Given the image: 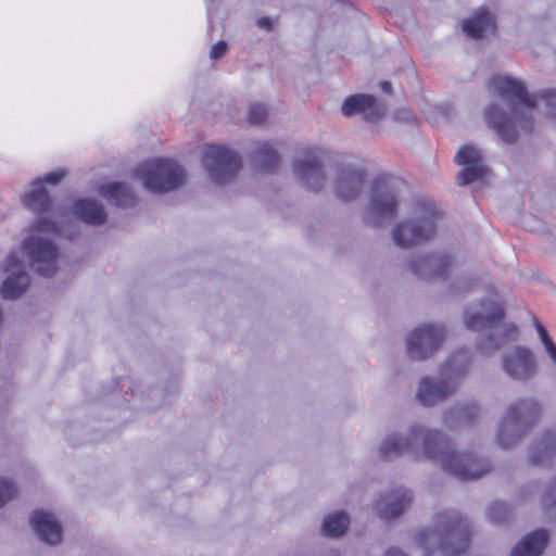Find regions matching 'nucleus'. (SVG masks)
Returning <instances> with one entry per match:
<instances>
[{
  "mask_svg": "<svg viewBox=\"0 0 556 556\" xmlns=\"http://www.w3.org/2000/svg\"><path fill=\"white\" fill-rule=\"evenodd\" d=\"M256 25L260 27V28H264V29H267L269 30L270 27H271V22L268 17H261L256 21Z\"/></svg>",
  "mask_w": 556,
  "mask_h": 556,
  "instance_id": "37",
  "label": "nucleus"
},
{
  "mask_svg": "<svg viewBox=\"0 0 556 556\" xmlns=\"http://www.w3.org/2000/svg\"><path fill=\"white\" fill-rule=\"evenodd\" d=\"M17 494L15 483L8 478H0V507L13 500Z\"/></svg>",
  "mask_w": 556,
  "mask_h": 556,
  "instance_id": "32",
  "label": "nucleus"
},
{
  "mask_svg": "<svg viewBox=\"0 0 556 556\" xmlns=\"http://www.w3.org/2000/svg\"><path fill=\"white\" fill-rule=\"evenodd\" d=\"M445 337L440 324H424L414 328L406 337V351L410 359L424 361L431 357Z\"/></svg>",
  "mask_w": 556,
  "mask_h": 556,
  "instance_id": "13",
  "label": "nucleus"
},
{
  "mask_svg": "<svg viewBox=\"0 0 556 556\" xmlns=\"http://www.w3.org/2000/svg\"><path fill=\"white\" fill-rule=\"evenodd\" d=\"M541 99L548 108L549 114L556 117V90L551 89L542 91Z\"/></svg>",
  "mask_w": 556,
  "mask_h": 556,
  "instance_id": "34",
  "label": "nucleus"
},
{
  "mask_svg": "<svg viewBox=\"0 0 556 556\" xmlns=\"http://www.w3.org/2000/svg\"><path fill=\"white\" fill-rule=\"evenodd\" d=\"M3 270L8 274V277L2 283L1 294L4 299H17L29 285V276L25 269V264L17 252H11L7 256Z\"/></svg>",
  "mask_w": 556,
  "mask_h": 556,
  "instance_id": "15",
  "label": "nucleus"
},
{
  "mask_svg": "<svg viewBox=\"0 0 556 556\" xmlns=\"http://www.w3.org/2000/svg\"><path fill=\"white\" fill-rule=\"evenodd\" d=\"M380 88L383 92L389 93L391 91V83L389 81H381Z\"/></svg>",
  "mask_w": 556,
  "mask_h": 556,
  "instance_id": "39",
  "label": "nucleus"
},
{
  "mask_svg": "<svg viewBox=\"0 0 556 556\" xmlns=\"http://www.w3.org/2000/svg\"><path fill=\"white\" fill-rule=\"evenodd\" d=\"M455 161L463 166L458 178L460 185H469L478 181L486 174L481 151L473 144H466L458 149Z\"/></svg>",
  "mask_w": 556,
  "mask_h": 556,
  "instance_id": "18",
  "label": "nucleus"
},
{
  "mask_svg": "<svg viewBox=\"0 0 556 556\" xmlns=\"http://www.w3.org/2000/svg\"><path fill=\"white\" fill-rule=\"evenodd\" d=\"M478 406L477 405H472V406H469V407H465V408H460L458 409V413L462 415V416H465L466 420H469L471 418H473V416L478 413Z\"/></svg>",
  "mask_w": 556,
  "mask_h": 556,
  "instance_id": "36",
  "label": "nucleus"
},
{
  "mask_svg": "<svg viewBox=\"0 0 556 556\" xmlns=\"http://www.w3.org/2000/svg\"><path fill=\"white\" fill-rule=\"evenodd\" d=\"M292 170L305 188L317 191L325 184V173L314 149L302 150L293 160Z\"/></svg>",
  "mask_w": 556,
  "mask_h": 556,
  "instance_id": "14",
  "label": "nucleus"
},
{
  "mask_svg": "<svg viewBox=\"0 0 556 556\" xmlns=\"http://www.w3.org/2000/svg\"><path fill=\"white\" fill-rule=\"evenodd\" d=\"M504 307L497 300L495 292L491 298L480 302V309H467L464 313L465 326L475 331L486 330L488 337L479 346L482 353H493L507 342L517 337V328L514 324L503 323Z\"/></svg>",
  "mask_w": 556,
  "mask_h": 556,
  "instance_id": "5",
  "label": "nucleus"
},
{
  "mask_svg": "<svg viewBox=\"0 0 556 556\" xmlns=\"http://www.w3.org/2000/svg\"><path fill=\"white\" fill-rule=\"evenodd\" d=\"M555 452L556 431L549 430L534 444L529 457L533 464L540 465L549 459Z\"/></svg>",
  "mask_w": 556,
  "mask_h": 556,
  "instance_id": "28",
  "label": "nucleus"
},
{
  "mask_svg": "<svg viewBox=\"0 0 556 556\" xmlns=\"http://www.w3.org/2000/svg\"><path fill=\"white\" fill-rule=\"evenodd\" d=\"M51 233L73 238L76 231L66 229L50 217H42L29 226L28 235L22 242L30 267L43 277L53 276L59 268V249L48 237Z\"/></svg>",
  "mask_w": 556,
  "mask_h": 556,
  "instance_id": "4",
  "label": "nucleus"
},
{
  "mask_svg": "<svg viewBox=\"0 0 556 556\" xmlns=\"http://www.w3.org/2000/svg\"><path fill=\"white\" fill-rule=\"evenodd\" d=\"M135 177L147 190L163 193L181 186L185 174L182 167L173 160L152 159L136 167Z\"/></svg>",
  "mask_w": 556,
  "mask_h": 556,
  "instance_id": "10",
  "label": "nucleus"
},
{
  "mask_svg": "<svg viewBox=\"0 0 556 556\" xmlns=\"http://www.w3.org/2000/svg\"><path fill=\"white\" fill-rule=\"evenodd\" d=\"M471 358L467 350H462L440 366V377L425 376L419 380L416 400L425 407H431L457 391L460 381L467 376Z\"/></svg>",
  "mask_w": 556,
  "mask_h": 556,
  "instance_id": "6",
  "label": "nucleus"
},
{
  "mask_svg": "<svg viewBox=\"0 0 556 556\" xmlns=\"http://www.w3.org/2000/svg\"><path fill=\"white\" fill-rule=\"evenodd\" d=\"M268 111L265 105L260 103L251 104L248 113V121L251 125H261L265 122Z\"/></svg>",
  "mask_w": 556,
  "mask_h": 556,
  "instance_id": "33",
  "label": "nucleus"
},
{
  "mask_svg": "<svg viewBox=\"0 0 556 556\" xmlns=\"http://www.w3.org/2000/svg\"><path fill=\"white\" fill-rule=\"evenodd\" d=\"M435 518L434 529L420 530L415 536L424 556H457L463 553L469 544L470 522L456 510L439 513Z\"/></svg>",
  "mask_w": 556,
  "mask_h": 556,
  "instance_id": "3",
  "label": "nucleus"
},
{
  "mask_svg": "<svg viewBox=\"0 0 556 556\" xmlns=\"http://www.w3.org/2000/svg\"><path fill=\"white\" fill-rule=\"evenodd\" d=\"M329 556H339V552L338 551H331L329 553Z\"/></svg>",
  "mask_w": 556,
  "mask_h": 556,
  "instance_id": "41",
  "label": "nucleus"
},
{
  "mask_svg": "<svg viewBox=\"0 0 556 556\" xmlns=\"http://www.w3.org/2000/svg\"><path fill=\"white\" fill-rule=\"evenodd\" d=\"M404 453L439 464L444 471L462 481L478 479L490 469L485 459L455 451L441 431L421 425L409 427L404 434H388L379 446V455L386 460Z\"/></svg>",
  "mask_w": 556,
  "mask_h": 556,
  "instance_id": "1",
  "label": "nucleus"
},
{
  "mask_svg": "<svg viewBox=\"0 0 556 556\" xmlns=\"http://www.w3.org/2000/svg\"><path fill=\"white\" fill-rule=\"evenodd\" d=\"M227 48H228V46L225 41H219V42L215 43L210 51L211 59H213V60L220 59L226 53Z\"/></svg>",
  "mask_w": 556,
  "mask_h": 556,
  "instance_id": "35",
  "label": "nucleus"
},
{
  "mask_svg": "<svg viewBox=\"0 0 556 556\" xmlns=\"http://www.w3.org/2000/svg\"><path fill=\"white\" fill-rule=\"evenodd\" d=\"M440 212L435 203L421 199L413 207L412 216L399 224L392 230L396 245L408 248L434 237L438 230Z\"/></svg>",
  "mask_w": 556,
  "mask_h": 556,
  "instance_id": "7",
  "label": "nucleus"
},
{
  "mask_svg": "<svg viewBox=\"0 0 556 556\" xmlns=\"http://www.w3.org/2000/svg\"><path fill=\"white\" fill-rule=\"evenodd\" d=\"M99 193L121 207H130L136 203V195L128 185L124 182H109L99 188Z\"/></svg>",
  "mask_w": 556,
  "mask_h": 556,
  "instance_id": "26",
  "label": "nucleus"
},
{
  "mask_svg": "<svg viewBox=\"0 0 556 556\" xmlns=\"http://www.w3.org/2000/svg\"><path fill=\"white\" fill-rule=\"evenodd\" d=\"M31 525L41 541L56 545L62 540V528L53 514L37 510L33 514Z\"/></svg>",
  "mask_w": 556,
  "mask_h": 556,
  "instance_id": "23",
  "label": "nucleus"
},
{
  "mask_svg": "<svg viewBox=\"0 0 556 556\" xmlns=\"http://www.w3.org/2000/svg\"><path fill=\"white\" fill-rule=\"evenodd\" d=\"M470 285L467 281L462 282V286L458 287L459 291H465L469 289Z\"/></svg>",
  "mask_w": 556,
  "mask_h": 556,
  "instance_id": "40",
  "label": "nucleus"
},
{
  "mask_svg": "<svg viewBox=\"0 0 556 556\" xmlns=\"http://www.w3.org/2000/svg\"><path fill=\"white\" fill-rule=\"evenodd\" d=\"M412 493L405 488H395L379 496L374 505L375 513L384 520L402 515L412 503Z\"/></svg>",
  "mask_w": 556,
  "mask_h": 556,
  "instance_id": "19",
  "label": "nucleus"
},
{
  "mask_svg": "<svg viewBox=\"0 0 556 556\" xmlns=\"http://www.w3.org/2000/svg\"><path fill=\"white\" fill-rule=\"evenodd\" d=\"M489 87L505 102L506 110L497 103L490 104L484 111L485 122L504 142L511 143L520 130L532 128V118L522 109L530 111L534 101L521 81L506 75L493 76Z\"/></svg>",
  "mask_w": 556,
  "mask_h": 556,
  "instance_id": "2",
  "label": "nucleus"
},
{
  "mask_svg": "<svg viewBox=\"0 0 556 556\" xmlns=\"http://www.w3.org/2000/svg\"><path fill=\"white\" fill-rule=\"evenodd\" d=\"M202 166L216 185L230 181L240 167L239 155L224 146H207L202 151Z\"/></svg>",
  "mask_w": 556,
  "mask_h": 556,
  "instance_id": "11",
  "label": "nucleus"
},
{
  "mask_svg": "<svg viewBox=\"0 0 556 556\" xmlns=\"http://www.w3.org/2000/svg\"><path fill=\"white\" fill-rule=\"evenodd\" d=\"M341 112L348 117L362 114L366 119L375 121L382 115L383 109L372 96L354 94L344 100Z\"/></svg>",
  "mask_w": 556,
  "mask_h": 556,
  "instance_id": "22",
  "label": "nucleus"
},
{
  "mask_svg": "<svg viewBox=\"0 0 556 556\" xmlns=\"http://www.w3.org/2000/svg\"><path fill=\"white\" fill-rule=\"evenodd\" d=\"M454 263L445 254L415 255L409 262V269L420 279L432 280L447 277Z\"/></svg>",
  "mask_w": 556,
  "mask_h": 556,
  "instance_id": "17",
  "label": "nucleus"
},
{
  "mask_svg": "<svg viewBox=\"0 0 556 556\" xmlns=\"http://www.w3.org/2000/svg\"><path fill=\"white\" fill-rule=\"evenodd\" d=\"M503 371L511 379L526 381L533 378L538 366L533 353L525 346H516L502 359Z\"/></svg>",
  "mask_w": 556,
  "mask_h": 556,
  "instance_id": "16",
  "label": "nucleus"
},
{
  "mask_svg": "<svg viewBox=\"0 0 556 556\" xmlns=\"http://www.w3.org/2000/svg\"><path fill=\"white\" fill-rule=\"evenodd\" d=\"M542 413L541 404L532 399L513 402L496 428V441L502 448L513 447L535 424Z\"/></svg>",
  "mask_w": 556,
  "mask_h": 556,
  "instance_id": "8",
  "label": "nucleus"
},
{
  "mask_svg": "<svg viewBox=\"0 0 556 556\" xmlns=\"http://www.w3.org/2000/svg\"><path fill=\"white\" fill-rule=\"evenodd\" d=\"M253 160L265 172L274 170L279 165V154L268 141H258L253 150Z\"/></svg>",
  "mask_w": 556,
  "mask_h": 556,
  "instance_id": "27",
  "label": "nucleus"
},
{
  "mask_svg": "<svg viewBox=\"0 0 556 556\" xmlns=\"http://www.w3.org/2000/svg\"><path fill=\"white\" fill-rule=\"evenodd\" d=\"M494 28V18L484 9L477 10L468 20L463 22L464 33L473 39L482 38L489 33H492Z\"/></svg>",
  "mask_w": 556,
  "mask_h": 556,
  "instance_id": "25",
  "label": "nucleus"
},
{
  "mask_svg": "<svg viewBox=\"0 0 556 556\" xmlns=\"http://www.w3.org/2000/svg\"><path fill=\"white\" fill-rule=\"evenodd\" d=\"M64 212L67 214V217H61V220L56 222L66 229L67 227L65 224L67 223L71 215L91 226L103 225L108 218L104 206L102 203L94 199H79L74 202L70 212L65 210Z\"/></svg>",
  "mask_w": 556,
  "mask_h": 556,
  "instance_id": "21",
  "label": "nucleus"
},
{
  "mask_svg": "<svg viewBox=\"0 0 556 556\" xmlns=\"http://www.w3.org/2000/svg\"><path fill=\"white\" fill-rule=\"evenodd\" d=\"M365 173L362 168L343 165L338 169L334 180V192L343 201L355 199L364 185Z\"/></svg>",
  "mask_w": 556,
  "mask_h": 556,
  "instance_id": "20",
  "label": "nucleus"
},
{
  "mask_svg": "<svg viewBox=\"0 0 556 556\" xmlns=\"http://www.w3.org/2000/svg\"><path fill=\"white\" fill-rule=\"evenodd\" d=\"M383 556H407L405 553H403L397 547H390Z\"/></svg>",
  "mask_w": 556,
  "mask_h": 556,
  "instance_id": "38",
  "label": "nucleus"
},
{
  "mask_svg": "<svg viewBox=\"0 0 556 556\" xmlns=\"http://www.w3.org/2000/svg\"><path fill=\"white\" fill-rule=\"evenodd\" d=\"M486 519L493 525L504 523L510 516V508L503 502H492L485 510Z\"/></svg>",
  "mask_w": 556,
  "mask_h": 556,
  "instance_id": "30",
  "label": "nucleus"
},
{
  "mask_svg": "<svg viewBox=\"0 0 556 556\" xmlns=\"http://www.w3.org/2000/svg\"><path fill=\"white\" fill-rule=\"evenodd\" d=\"M548 541L546 530L539 529L527 535L511 549L509 556H540Z\"/></svg>",
  "mask_w": 556,
  "mask_h": 556,
  "instance_id": "24",
  "label": "nucleus"
},
{
  "mask_svg": "<svg viewBox=\"0 0 556 556\" xmlns=\"http://www.w3.org/2000/svg\"><path fill=\"white\" fill-rule=\"evenodd\" d=\"M402 185L400 179L387 176L374 181L365 213L366 223L379 226L395 217Z\"/></svg>",
  "mask_w": 556,
  "mask_h": 556,
  "instance_id": "9",
  "label": "nucleus"
},
{
  "mask_svg": "<svg viewBox=\"0 0 556 556\" xmlns=\"http://www.w3.org/2000/svg\"><path fill=\"white\" fill-rule=\"evenodd\" d=\"M349 523L350 518L345 511H334L324 519L321 530L326 536L338 538L345 533Z\"/></svg>",
  "mask_w": 556,
  "mask_h": 556,
  "instance_id": "29",
  "label": "nucleus"
},
{
  "mask_svg": "<svg viewBox=\"0 0 556 556\" xmlns=\"http://www.w3.org/2000/svg\"><path fill=\"white\" fill-rule=\"evenodd\" d=\"M65 175V170L58 169L46 174L43 177L34 179L30 184V189L22 197L24 206L35 214L51 212L52 215L49 217L52 220H58L56 218L61 219V217H67L64 208L55 207L52 210V202L48 191L43 186V184L56 185L64 178Z\"/></svg>",
  "mask_w": 556,
  "mask_h": 556,
  "instance_id": "12",
  "label": "nucleus"
},
{
  "mask_svg": "<svg viewBox=\"0 0 556 556\" xmlns=\"http://www.w3.org/2000/svg\"><path fill=\"white\" fill-rule=\"evenodd\" d=\"M534 327L538 331L541 343L543 344L545 352L552 359V362L556 365V345L549 337L545 327L536 319L533 318Z\"/></svg>",
  "mask_w": 556,
  "mask_h": 556,
  "instance_id": "31",
  "label": "nucleus"
}]
</instances>
